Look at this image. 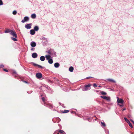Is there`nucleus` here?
Segmentation results:
<instances>
[{
    "mask_svg": "<svg viewBox=\"0 0 134 134\" xmlns=\"http://www.w3.org/2000/svg\"><path fill=\"white\" fill-rule=\"evenodd\" d=\"M41 97H42V100L44 105L48 107L51 109H52L53 108L52 105L51 104L47 102L46 99L45 98V96L44 95L43 96V95H41Z\"/></svg>",
    "mask_w": 134,
    "mask_h": 134,
    "instance_id": "obj_1",
    "label": "nucleus"
},
{
    "mask_svg": "<svg viewBox=\"0 0 134 134\" xmlns=\"http://www.w3.org/2000/svg\"><path fill=\"white\" fill-rule=\"evenodd\" d=\"M91 84H90L85 85L84 87L82 89V91H86L90 90L91 88Z\"/></svg>",
    "mask_w": 134,
    "mask_h": 134,
    "instance_id": "obj_2",
    "label": "nucleus"
},
{
    "mask_svg": "<svg viewBox=\"0 0 134 134\" xmlns=\"http://www.w3.org/2000/svg\"><path fill=\"white\" fill-rule=\"evenodd\" d=\"M117 102L119 104H124V100L122 99H120L119 98L117 97Z\"/></svg>",
    "mask_w": 134,
    "mask_h": 134,
    "instance_id": "obj_3",
    "label": "nucleus"
},
{
    "mask_svg": "<svg viewBox=\"0 0 134 134\" xmlns=\"http://www.w3.org/2000/svg\"><path fill=\"white\" fill-rule=\"evenodd\" d=\"M48 53L49 54L54 57L56 56V53L53 50H51L50 51H49Z\"/></svg>",
    "mask_w": 134,
    "mask_h": 134,
    "instance_id": "obj_4",
    "label": "nucleus"
},
{
    "mask_svg": "<svg viewBox=\"0 0 134 134\" xmlns=\"http://www.w3.org/2000/svg\"><path fill=\"white\" fill-rule=\"evenodd\" d=\"M10 34L15 38H16L17 37V34L16 32L15 31H14L11 30Z\"/></svg>",
    "mask_w": 134,
    "mask_h": 134,
    "instance_id": "obj_5",
    "label": "nucleus"
},
{
    "mask_svg": "<svg viewBox=\"0 0 134 134\" xmlns=\"http://www.w3.org/2000/svg\"><path fill=\"white\" fill-rule=\"evenodd\" d=\"M29 20V18L27 16H25L24 17V19H23L22 20H21V22L24 23H25V22L28 21Z\"/></svg>",
    "mask_w": 134,
    "mask_h": 134,
    "instance_id": "obj_6",
    "label": "nucleus"
},
{
    "mask_svg": "<svg viewBox=\"0 0 134 134\" xmlns=\"http://www.w3.org/2000/svg\"><path fill=\"white\" fill-rule=\"evenodd\" d=\"M36 75L37 78L39 79H40L42 77V74L39 72L37 73Z\"/></svg>",
    "mask_w": 134,
    "mask_h": 134,
    "instance_id": "obj_7",
    "label": "nucleus"
},
{
    "mask_svg": "<svg viewBox=\"0 0 134 134\" xmlns=\"http://www.w3.org/2000/svg\"><path fill=\"white\" fill-rule=\"evenodd\" d=\"M31 25L32 24L31 23L25 25V27L27 29H30L31 27Z\"/></svg>",
    "mask_w": 134,
    "mask_h": 134,
    "instance_id": "obj_8",
    "label": "nucleus"
},
{
    "mask_svg": "<svg viewBox=\"0 0 134 134\" xmlns=\"http://www.w3.org/2000/svg\"><path fill=\"white\" fill-rule=\"evenodd\" d=\"M30 45L32 47H34L36 46V42L34 41H32L30 43Z\"/></svg>",
    "mask_w": 134,
    "mask_h": 134,
    "instance_id": "obj_9",
    "label": "nucleus"
},
{
    "mask_svg": "<svg viewBox=\"0 0 134 134\" xmlns=\"http://www.w3.org/2000/svg\"><path fill=\"white\" fill-rule=\"evenodd\" d=\"M108 81L109 82H113V83H116V81H115V80H114L113 79H106V80L105 81Z\"/></svg>",
    "mask_w": 134,
    "mask_h": 134,
    "instance_id": "obj_10",
    "label": "nucleus"
},
{
    "mask_svg": "<svg viewBox=\"0 0 134 134\" xmlns=\"http://www.w3.org/2000/svg\"><path fill=\"white\" fill-rule=\"evenodd\" d=\"M32 64L34 66H38V68H43V67L41 65H38L34 63H32Z\"/></svg>",
    "mask_w": 134,
    "mask_h": 134,
    "instance_id": "obj_11",
    "label": "nucleus"
},
{
    "mask_svg": "<svg viewBox=\"0 0 134 134\" xmlns=\"http://www.w3.org/2000/svg\"><path fill=\"white\" fill-rule=\"evenodd\" d=\"M32 56L33 58H35L37 57V54L36 53L34 52L32 54Z\"/></svg>",
    "mask_w": 134,
    "mask_h": 134,
    "instance_id": "obj_12",
    "label": "nucleus"
},
{
    "mask_svg": "<svg viewBox=\"0 0 134 134\" xmlns=\"http://www.w3.org/2000/svg\"><path fill=\"white\" fill-rule=\"evenodd\" d=\"M60 66V64L58 63H56L54 64V66L55 68H58Z\"/></svg>",
    "mask_w": 134,
    "mask_h": 134,
    "instance_id": "obj_13",
    "label": "nucleus"
},
{
    "mask_svg": "<svg viewBox=\"0 0 134 134\" xmlns=\"http://www.w3.org/2000/svg\"><path fill=\"white\" fill-rule=\"evenodd\" d=\"M35 31L34 29H32L30 30V34L32 35H34L35 34Z\"/></svg>",
    "mask_w": 134,
    "mask_h": 134,
    "instance_id": "obj_14",
    "label": "nucleus"
},
{
    "mask_svg": "<svg viewBox=\"0 0 134 134\" xmlns=\"http://www.w3.org/2000/svg\"><path fill=\"white\" fill-rule=\"evenodd\" d=\"M40 59L41 61H43L45 60V58L44 56H42L40 57Z\"/></svg>",
    "mask_w": 134,
    "mask_h": 134,
    "instance_id": "obj_15",
    "label": "nucleus"
},
{
    "mask_svg": "<svg viewBox=\"0 0 134 134\" xmlns=\"http://www.w3.org/2000/svg\"><path fill=\"white\" fill-rule=\"evenodd\" d=\"M74 69V68L72 66H71L69 68V70L70 72H72L73 71Z\"/></svg>",
    "mask_w": 134,
    "mask_h": 134,
    "instance_id": "obj_16",
    "label": "nucleus"
},
{
    "mask_svg": "<svg viewBox=\"0 0 134 134\" xmlns=\"http://www.w3.org/2000/svg\"><path fill=\"white\" fill-rule=\"evenodd\" d=\"M105 99L108 102H110L111 100L110 97L108 96H107Z\"/></svg>",
    "mask_w": 134,
    "mask_h": 134,
    "instance_id": "obj_17",
    "label": "nucleus"
},
{
    "mask_svg": "<svg viewBox=\"0 0 134 134\" xmlns=\"http://www.w3.org/2000/svg\"><path fill=\"white\" fill-rule=\"evenodd\" d=\"M48 63L50 64H52L53 62V61L52 58H50L48 60Z\"/></svg>",
    "mask_w": 134,
    "mask_h": 134,
    "instance_id": "obj_18",
    "label": "nucleus"
},
{
    "mask_svg": "<svg viewBox=\"0 0 134 134\" xmlns=\"http://www.w3.org/2000/svg\"><path fill=\"white\" fill-rule=\"evenodd\" d=\"M39 29V27L37 26H35L34 28V30L35 31H37Z\"/></svg>",
    "mask_w": 134,
    "mask_h": 134,
    "instance_id": "obj_19",
    "label": "nucleus"
},
{
    "mask_svg": "<svg viewBox=\"0 0 134 134\" xmlns=\"http://www.w3.org/2000/svg\"><path fill=\"white\" fill-rule=\"evenodd\" d=\"M36 15L35 14H32L31 15V17L33 19H35L36 18Z\"/></svg>",
    "mask_w": 134,
    "mask_h": 134,
    "instance_id": "obj_20",
    "label": "nucleus"
},
{
    "mask_svg": "<svg viewBox=\"0 0 134 134\" xmlns=\"http://www.w3.org/2000/svg\"><path fill=\"white\" fill-rule=\"evenodd\" d=\"M45 57L46 58V60H48L50 59V58L51 57V56L49 55H46L45 56Z\"/></svg>",
    "mask_w": 134,
    "mask_h": 134,
    "instance_id": "obj_21",
    "label": "nucleus"
},
{
    "mask_svg": "<svg viewBox=\"0 0 134 134\" xmlns=\"http://www.w3.org/2000/svg\"><path fill=\"white\" fill-rule=\"evenodd\" d=\"M127 123L132 128H133V126L130 121L128 122Z\"/></svg>",
    "mask_w": 134,
    "mask_h": 134,
    "instance_id": "obj_22",
    "label": "nucleus"
},
{
    "mask_svg": "<svg viewBox=\"0 0 134 134\" xmlns=\"http://www.w3.org/2000/svg\"><path fill=\"white\" fill-rule=\"evenodd\" d=\"M10 32H11V30L10 31L9 30V29H7V30H6L4 31V32L5 33H8L9 32L10 33Z\"/></svg>",
    "mask_w": 134,
    "mask_h": 134,
    "instance_id": "obj_23",
    "label": "nucleus"
},
{
    "mask_svg": "<svg viewBox=\"0 0 134 134\" xmlns=\"http://www.w3.org/2000/svg\"><path fill=\"white\" fill-rule=\"evenodd\" d=\"M59 132L62 133V134H65V133L64 132V131L62 130H59Z\"/></svg>",
    "mask_w": 134,
    "mask_h": 134,
    "instance_id": "obj_24",
    "label": "nucleus"
},
{
    "mask_svg": "<svg viewBox=\"0 0 134 134\" xmlns=\"http://www.w3.org/2000/svg\"><path fill=\"white\" fill-rule=\"evenodd\" d=\"M124 104H120L119 103H117L118 105L119 106V107H122L124 106L123 105Z\"/></svg>",
    "mask_w": 134,
    "mask_h": 134,
    "instance_id": "obj_25",
    "label": "nucleus"
},
{
    "mask_svg": "<svg viewBox=\"0 0 134 134\" xmlns=\"http://www.w3.org/2000/svg\"><path fill=\"white\" fill-rule=\"evenodd\" d=\"M69 111V110H65L63 111L62 113H66Z\"/></svg>",
    "mask_w": 134,
    "mask_h": 134,
    "instance_id": "obj_26",
    "label": "nucleus"
},
{
    "mask_svg": "<svg viewBox=\"0 0 134 134\" xmlns=\"http://www.w3.org/2000/svg\"><path fill=\"white\" fill-rule=\"evenodd\" d=\"M101 93L102 95H106L107 94L105 92H104L103 91H102L101 92Z\"/></svg>",
    "mask_w": 134,
    "mask_h": 134,
    "instance_id": "obj_27",
    "label": "nucleus"
},
{
    "mask_svg": "<svg viewBox=\"0 0 134 134\" xmlns=\"http://www.w3.org/2000/svg\"><path fill=\"white\" fill-rule=\"evenodd\" d=\"M11 39L12 40L14 41H17V40L15 38H14L13 37H12Z\"/></svg>",
    "mask_w": 134,
    "mask_h": 134,
    "instance_id": "obj_28",
    "label": "nucleus"
},
{
    "mask_svg": "<svg viewBox=\"0 0 134 134\" xmlns=\"http://www.w3.org/2000/svg\"><path fill=\"white\" fill-rule=\"evenodd\" d=\"M16 13H17V12L16 10H14L13 12V15H16Z\"/></svg>",
    "mask_w": 134,
    "mask_h": 134,
    "instance_id": "obj_29",
    "label": "nucleus"
},
{
    "mask_svg": "<svg viewBox=\"0 0 134 134\" xmlns=\"http://www.w3.org/2000/svg\"><path fill=\"white\" fill-rule=\"evenodd\" d=\"M101 124H102V126L105 127V125L104 123L101 122Z\"/></svg>",
    "mask_w": 134,
    "mask_h": 134,
    "instance_id": "obj_30",
    "label": "nucleus"
},
{
    "mask_svg": "<svg viewBox=\"0 0 134 134\" xmlns=\"http://www.w3.org/2000/svg\"><path fill=\"white\" fill-rule=\"evenodd\" d=\"M124 119L125 120V121L126 122H128L129 121L127 119V118H126L125 117H124Z\"/></svg>",
    "mask_w": 134,
    "mask_h": 134,
    "instance_id": "obj_31",
    "label": "nucleus"
},
{
    "mask_svg": "<svg viewBox=\"0 0 134 134\" xmlns=\"http://www.w3.org/2000/svg\"><path fill=\"white\" fill-rule=\"evenodd\" d=\"M106 96H100V97L104 99H105L106 97Z\"/></svg>",
    "mask_w": 134,
    "mask_h": 134,
    "instance_id": "obj_32",
    "label": "nucleus"
},
{
    "mask_svg": "<svg viewBox=\"0 0 134 134\" xmlns=\"http://www.w3.org/2000/svg\"><path fill=\"white\" fill-rule=\"evenodd\" d=\"M3 5L2 1V0H0V5Z\"/></svg>",
    "mask_w": 134,
    "mask_h": 134,
    "instance_id": "obj_33",
    "label": "nucleus"
},
{
    "mask_svg": "<svg viewBox=\"0 0 134 134\" xmlns=\"http://www.w3.org/2000/svg\"><path fill=\"white\" fill-rule=\"evenodd\" d=\"M93 86L94 87H97V85L96 83H94L93 84Z\"/></svg>",
    "mask_w": 134,
    "mask_h": 134,
    "instance_id": "obj_34",
    "label": "nucleus"
},
{
    "mask_svg": "<svg viewBox=\"0 0 134 134\" xmlns=\"http://www.w3.org/2000/svg\"><path fill=\"white\" fill-rule=\"evenodd\" d=\"M128 118H132V116L131 115H130V114H129L128 115Z\"/></svg>",
    "mask_w": 134,
    "mask_h": 134,
    "instance_id": "obj_35",
    "label": "nucleus"
},
{
    "mask_svg": "<svg viewBox=\"0 0 134 134\" xmlns=\"http://www.w3.org/2000/svg\"><path fill=\"white\" fill-rule=\"evenodd\" d=\"M4 65L3 64L0 65V68H3L4 67Z\"/></svg>",
    "mask_w": 134,
    "mask_h": 134,
    "instance_id": "obj_36",
    "label": "nucleus"
},
{
    "mask_svg": "<svg viewBox=\"0 0 134 134\" xmlns=\"http://www.w3.org/2000/svg\"><path fill=\"white\" fill-rule=\"evenodd\" d=\"M3 70L5 71L6 72H8V70L6 69H3Z\"/></svg>",
    "mask_w": 134,
    "mask_h": 134,
    "instance_id": "obj_37",
    "label": "nucleus"
},
{
    "mask_svg": "<svg viewBox=\"0 0 134 134\" xmlns=\"http://www.w3.org/2000/svg\"><path fill=\"white\" fill-rule=\"evenodd\" d=\"M92 78V77L89 76V77H86V78L87 79H90V78Z\"/></svg>",
    "mask_w": 134,
    "mask_h": 134,
    "instance_id": "obj_38",
    "label": "nucleus"
},
{
    "mask_svg": "<svg viewBox=\"0 0 134 134\" xmlns=\"http://www.w3.org/2000/svg\"><path fill=\"white\" fill-rule=\"evenodd\" d=\"M130 120L132 122L133 124H134V121H133L131 119Z\"/></svg>",
    "mask_w": 134,
    "mask_h": 134,
    "instance_id": "obj_39",
    "label": "nucleus"
},
{
    "mask_svg": "<svg viewBox=\"0 0 134 134\" xmlns=\"http://www.w3.org/2000/svg\"><path fill=\"white\" fill-rule=\"evenodd\" d=\"M130 120L132 122L133 124H134V121H133L131 119Z\"/></svg>",
    "mask_w": 134,
    "mask_h": 134,
    "instance_id": "obj_40",
    "label": "nucleus"
},
{
    "mask_svg": "<svg viewBox=\"0 0 134 134\" xmlns=\"http://www.w3.org/2000/svg\"><path fill=\"white\" fill-rule=\"evenodd\" d=\"M130 120L132 122L133 124H134V121H133L131 119Z\"/></svg>",
    "mask_w": 134,
    "mask_h": 134,
    "instance_id": "obj_41",
    "label": "nucleus"
},
{
    "mask_svg": "<svg viewBox=\"0 0 134 134\" xmlns=\"http://www.w3.org/2000/svg\"><path fill=\"white\" fill-rule=\"evenodd\" d=\"M61 105H62V106L63 107H64V108H65V107L64 106V104H62Z\"/></svg>",
    "mask_w": 134,
    "mask_h": 134,
    "instance_id": "obj_42",
    "label": "nucleus"
},
{
    "mask_svg": "<svg viewBox=\"0 0 134 134\" xmlns=\"http://www.w3.org/2000/svg\"><path fill=\"white\" fill-rule=\"evenodd\" d=\"M13 73L14 74H16V72L15 71H14L13 72Z\"/></svg>",
    "mask_w": 134,
    "mask_h": 134,
    "instance_id": "obj_43",
    "label": "nucleus"
},
{
    "mask_svg": "<svg viewBox=\"0 0 134 134\" xmlns=\"http://www.w3.org/2000/svg\"><path fill=\"white\" fill-rule=\"evenodd\" d=\"M23 82L26 83H28L25 81H23Z\"/></svg>",
    "mask_w": 134,
    "mask_h": 134,
    "instance_id": "obj_44",
    "label": "nucleus"
},
{
    "mask_svg": "<svg viewBox=\"0 0 134 134\" xmlns=\"http://www.w3.org/2000/svg\"><path fill=\"white\" fill-rule=\"evenodd\" d=\"M126 109V108H124L123 109H122V111H123Z\"/></svg>",
    "mask_w": 134,
    "mask_h": 134,
    "instance_id": "obj_45",
    "label": "nucleus"
},
{
    "mask_svg": "<svg viewBox=\"0 0 134 134\" xmlns=\"http://www.w3.org/2000/svg\"><path fill=\"white\" fill-rule=\"evenodd\" d=\"M31 50L32 51H34V49L33 48H32L31 49Z\"/></svg>",
    "mask_w": 134,
    "mask_h": 134,
    "instance_id": "obj_46",
    "label": "nucleus"
},
{
    "mask_svg": "<svg viewBox=\"0 0 134 134\" xmlns=\"http://www.w3.org/2000/svg\"><path fill=\"white\" fill-rule=\"evenodd\" d=\"M74 113V111H71V113H73H73Z\"/></svg>",
    "mask_w": 134,
    "mask_h": 134,
    "instance_id": "obj_47",
    "label": "nucleus"
},
{
    "mask_svg": "<svg viewBox=\"0 0 134 134\" xmlns=\"http://www.w3.org/2000/svg\"><path fill=\"white\" fill-rule=\"evenodd\" d=\"M96 92H98V91L97 90H96Z\"/></svg>",
    "mask_w": 134,
    "mask_h": 134,
    "instance_id": "obj_48",
    "label": "nucleus"
},
{
    "mask_svg": "<svg viewBox=\"0 0 134 134\" xmlns=\"http://www.w3.org/2000/svg\"><path fill=\"white\" fill-rule=\"evenodd\" d=\"M59 104H61V103H60V102H59Z\"/></svg>",
    "mask_w": 134,
    "mask_h": 134,
    "instance_id": "obj_49",
    "label": "nucleus"
}]
</instances>
